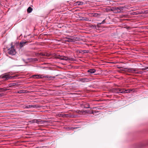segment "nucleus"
I'll use <instances>...</instances> for the list:
<instances>
[{"label":"nucleus","instance_id":"obj_1","mask_svg":"<svg viewBox=\"0 0 148 148\" xmlns=\"http://www.w3.org/2000/svg\"><path fill=\"white\" fill-rule=\"evenodd\" d=\"M16 76H10V75L5 74L2 77V78L4 79V80H6L9 79H11L12 78H14Z\"/></svg>","mask_w":148,"mask_h":148},{"label":"nucleus","instance_id":"obj_2","mask_svg":"<svg viewBox=\"0 0 148 148\" xmlns=\"http://www.w3.org/2000/svg\"><path fill=\"white\" fill-rule=\"evenodd\" d=\"M121 9H122V8L121 7H118L113 8L111 9V10L114 12L116 13L120 12Z\"/></svg>","mask_w":148,"mask_h":148},{"label":"nucleus","instance_id":"obj_3","mask_svg":"<svg viewBox=\"0 0 148 148\" xmlns=\"http://www.w3.org/2000/svg\"><path fill=\"white\" fill-rule=\"evenodd\" d=\"M79 81L82 82H86L90 81L92 80V79L91 78H87L83 77L79 79Z\"/></svg>","mask_w":148,"mask_h":148},{"label":"nucleus","instance_id":"obj_4","mask_svg":"<svg viewBox=\"0 0 148 148\" xmlns=\"http://www.w3.org/2000/svg\"><path fill=\"white\" fill-rule=\"evenodd\" d=\"M32 77L34 79H39L43 78L44 76L42 75H34L32 76Z\"/></svg>","mask_w":148,"mask_h":148},{"label":"nucleus","instance_id":"obj_5","mask_svg":"<svg viewBox=\"0 0 148 148\" xmlns=\"http://www.w3.org/2000/svg\"><path fill=\"white\" fill-rule=\"evenodd\" d=\"M8 53L9 54L14 55L15 54L16 51L14 49L12 48L11 49H9Z\"/></svg>","mask_w":148,"mask_h":148},{"label":"nucleus","instance_id":"obj_6","mask_svg":"<svg viewBox=\"0 0 148 148\" xmlns=\"http://www.w3.org/2000/svg\"><path fill=\"white\" fill-rule=\"evenodd\" d=\"M76 38H77L72 37L71 38L67 39L66 41L69 42H73L74 41L76 40Z\"/></svg>","mask_w":148,"mask_h":148},{"label":"nucleus","instance_id":"obj_7","mask_svg":"<svg viewBox=\"0 0 148 148\" xmlns=\"http://www.w3.org/2000/svg\"><path fill=\"white\" fill-rule=\"evenodd\" d=\"M124 89L118 88L116 89L115 92L117 93H124Z\"/></svg>","mask_w":148,"mask_h":148},{"label":"nucleus","instance_id":"obj_8","mask_svg":"<svg viewBox=\"0 0 148 148\" xmlns=\"http://www.w3.org/2000/svg\"><path fill=\"white\" fill-rule=\"evenodd\" d=\"M128 71L130 73H138L137 72H136V70L133 69H129L128 70Z\"/></svg>","mask_w":148,"mask_h":148},{"label":"nucleus","instance_id":"obj_9","mask_svg":"<svg viewBox=\"0 0 148 148\" xmlns=\"http://www.w3.org/2000/svg\"><path fill=\"white\" fill-rule=\"evenodd\" d=\"M58 58L60 59L61 60H67L69 59L68 58L65 56H60L58 57Z\"/></svg>","mask_w":148,"mask_h":148},{"label":"nucleus","instance_id":"obj_10","mask_svg":"<svg viewBox=\"0 0 148 148\" xmlns=\"http://www.w3.org/2000/svg\"><path fill=\"white\" fill-rule=\"evenodd\" d=\"M27 42V41H24L20 42L19 44L20 47H22L24 46L25 45Z\"/></svg>","mask_w":148,"mask_h":148},{"label":"nucleus","instance_id":"obj_11","mask_svg":"<svg viewBox=\"0 0 148 148\" xmlns=\"http://www.w3.org/2000/svg\"><path fill=\"white\" fill-rule=\"evenodd\" d=\"M96 71V70L94 69H91L89 70L88 72L89 73H94Z\"/></svg>","mask_w":148,"mask_h":148},{"label":"nucleus","instance_id":"obj_12","mask_svg":"<svg viewBox=\"0 0 148 148\" xmlns=\"http://www.w3.org/2000/svg\"><path fill=\"white\" fill-rule=\"evenodd\" d=\"M32 107H33V108H37L38 107V106L37 105H29L27 107V108H32Z\"/></svg>","mask_w":148,"mask_h":148},{"label":"nucleus","instance_id":"obj_13","mask_svg":"<svg viewBox=\"0 0 148 148\" xmlns=\"http://www.w3.org/2000/svg\"><path fill=\"white\" fill-rule=\"evenodd\" d=\"M32 10V8L31 7H29L27 9V12L28 13H30L31 12Z\"/></svg>","mask_w":148,"mask_h":148},{"label":"nucleus","instance_id":"obj_14","mask_svg":"<svg viewBox=\"0 0 148 148\" xmlns=\"http://www.w3.org/2000/svg\"><path fill=\"white\" fill-rule=\"evenodd\" d=\"M132 91L131 90H124V93H130Z\"/></svg>","mask_w":148,"mask_h":148},{"label":"nucleus","instance_id":"obj_15","mask_svg":"<svg viewBox=\"0 0 148 148\" xmlns=\"http://www.w3.org/2000/svg\"><path fill=\"white\" fill-rule=\"evenodd\" d=\"M83 4V3L82 2L77 1L76 3V5H82Z\"/></svg>","mask_w":148,"mask_h":148},{"label":"nucleus","instance_id":"obj_16","mask_svg":"<svg viewBox=\"0 0 148 148\" xmlns=\"http://www.w3.org/2000/svg\"><path fill=\"white\" fill-rule=\"evenodd\" d=\"M43 77H45L46 78H50V77L48 76V75H46V76H44Z\"/></svg>","mask_w":148,"mask_h":148},{"label":"nucleus","instance_id":"obj_17","mask_svg":"<svg viewBox=\"0 0 148 148\" xmlns=\"http://www.w3.org/2000/svg\"><path fill=\"white\" fill-rule=\"evenodd\" d=\"M96 111H92V112H91V113L92 114H93L94 113H96Z\"/></svg>","mask_w":148,"mask_h":148},{"label":"nucleus","instance_id":"obj_18","mask_svg":"<svg viewBox=\"0 0 148 148\" xmlns=\"http://www.w3.org/2000/svg\"><path fill=\"white\" fill-rule=\"evenodd\" d=\"M3 95V93H0V97H2Z\"/></svg>","mask_w":148,"mask_h":148},{"label":"nucleus","instance_id":"obj_19","mask_svg":"<svg viewBox=\"0 0 148 148\" xmlns=\"http://www.w3.org/2000/svg\"><path fill=\"white\" fill-rule=\"evenodd\" d=\"M105 20H103L102 22L100 23V24H103L105 22Z\"/></svg>","mask_w":148,"mask_h":148},{"label":"nucleus","instance_id":"obj_20","mask_svg":"<svg viewBox=\"0 0 148 148\" xmlns=\"http://www.w3.org/2000/svg\"><path fill=\"white\" fill-rule=\"evenodd\" d=\"M45 56H49V54L48 53H45Z\"/></svg>","mask_w":148,"mask_h":148},{"label":"nucleus","instance_id":"obj_21","mask_svg":"<svg viewBox=\"0 0 148 148\" xmlns=\"http://www.w3.org/2000/svg\"><path fill=\"white\" fill-rule=\"evenodd\" d=\"M34 122H36V123H38V120H34Z\"/></svg>","mask_w":148,"mask_h":148},{"label":"nucleus","instance_id":"obj_22","mask_svg":"<svg viewBox=\"0 0 148 148\" xmlns=\"http://www.w3.org/2000/svg\"><path fill=\"white\" fill-rule=\"evenodd\" d=\"M45 53H44L42 54V55L43 56H45Z\"/></svg>","mask_w":148,"mask_h":148},{"label":"nucleus","instance_id":"obj_23","mask_svg":"<svg viewBox=\"0 0 148 148\" xmlns=\"http://www.w3.org/2000/svg\"><path fill=\"white\" fill-rule=\"evenodd\" d=\"M145 69H145V68H143V70H145Z\"/></svg>","mask_w":148,"mask_h":148},{"label":"nucleus","instance_id":"obj_24","mask_svg":"<svg viewBox=\"0 0 148 148\" xmlns=\"http://www.w3.org/2000/svg\"><path fill=\"white\" fill-rule=\"evenodd\" d=\"M3 90V88H0V90Z\"/></svg>","mask_w":148,"mask_h":148},{"label":"nucleus","instance_id":"obj_25","mask_svg":"<svg viewBox=\"0 0 148 148\" xmlns=\"http://www.w3.org/2000/svg\"><path fill=\"white\" fill-rule=\"evenodd\" d=\"M86 108H89V107H86Z\"/></svg>","mask_w":148,"mask_h":148},{"label":"nucleus","instance_id":"obj_26","mask_svg":"<svg viewBox=\"0 0 148 148\" xmlns=\"http://www.w3.org/2000/svg\"><path fill=\"white\" fill-rule=\"evenodd\" d=\"M66 115H67L66 116H68L69 114H66Z\"/></svg>","mask_w":148,"mask_h":148},{"label":"nucleus","instance_id":"obj_27","mask_svg":"<svg viewBox=\"0 0 148 148\" xmlns=\"http://www.w3.org/2000/svg\"><path fill=\"white\" fill-rule=\"evenodd\" d=\"M36 59V60H37V59Z\"/></svg>","mask_w":148,"mask_h":148}]
</instances>
